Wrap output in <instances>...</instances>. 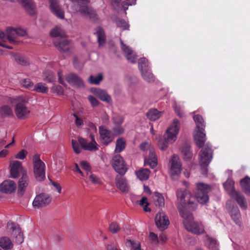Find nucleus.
Returning <instances> with one entry per match:
<instances>
[{
  "label": "nucleus",
  "instance_id": "1",
  "mask_svg": "<svg viewBox=\"0 0 250 250\" xmlns=\"http://www.w3.org/2000/svg\"><path fill=\"white\" fill-rule=\"evenodd\" d=\"M176 205L181 216L184 218H191L192 214L188 210L195 208V204L191 200V194L186 189H178L176 192Z\"/></svg>",
  "mask_w": 250,
  "mask_h": 250
},
{
  "label": "nucleus",
  "instance_id": "2",
  "mask_svg": "<svg viewBox=\"0 0 250 250\" xmlns=\"http://www.w3.org/2000/svg\"><path fill=\"white\" fill-rule=\"evenodd\" d=\"M180 122L177 119H174L172 124L167 129L166 133L158 140V146L162 150H166L169 144L173 143L177 139L179 133Z\"/></svg>",
  "mask_w": 250,
  "mask_h": 250
},
{
  "label": "nucleus",
  "instance_id": "3",
  "mask_svg": "<svg viewBox=\"0 0 250 250\" xmlns=\"http://www.w3.org/2000/svg\"><path fill=\"white\" fill-rule=\"evenodd\" d=\"M73 3L71 8L73 11L79 13L82 16L91 19L95 20L97 14L94 10L87 5L90 0H69Z\"/></svg>",
  "mask_w": 250,
  "mask_h": 250
},
{
  "label": "nucleus",
  "instance_id": "4",
  "mask_svg": "<svg viewBox=\"0 0 250 250\" xmlns=\"http://www.w3.org/2000/svg\"><path fill=\"white\" fill-rule=\"evenodd\" d=\"M11 103H16L15 112L17 118L23 120L27 117L30 113V110L25 105L28 103V98L26 96H21L16 98H9Z\"/></svg>",
  "mask_w": 250,
  "mask_h": 250
},
{
  "label": "nucleus",
  "instance_id": "5",
  "mask_svg": "<svg viewBox=\"0 0 250 250\" xmlns=\"http://www.w3.org/2000/svg\"><path fill=\"white\" fill-rule=\"evenodd\" d=\"M224 188L227 191H231L230 195L236 200L241 208L246 209L247 208V203L243 195L233 189L234 182L231 179H228L223 184Z\"/></svg>",
  "mask_w": 250,
  "mask_h": 250
},
{
  "label": "nucleus",
  "instance_id": "6",
  "mask_svg": "<svg viewBox=\"0 0 250 250\" xmlns=\"http://www.w3.org/2000/svg\"><path fill=\"white\" fill-rule=\"evenodd\" d=\"M33 172L37 181L41 182L45 179V165L41 160L39 154H35L33 157Z\"/></svg>",
  "mask_w": 250,
  "mask_h": 250
},
{
  "label": "nucleus",
  "instance_id": "7",
  "mask_svg": "<svg viewBox=\"0 0 250 250\" xmlns=\"http://www.w3.org/2000/svg\"><path fill=\"white\" fill-rule=\"evenodd\" d=\"M196 188L195 197L197 200L201 204H205L209 199L208 193L211 190L210 186L203 183H198Z\"/></svg>",
  "mask_w": 250,
  "mask_h": 250
},
{
  "label": "nucleus",
  "instance_id": "8",
  "mask_svg": "<svg viewBox=\"0 0 250 250\" xmlns=\"http://www.w3.org/2000/svg\"><path fill=\"white\" fill-rule=\"evenodd\" d=\"M202 149L199 152V163L203 167H207L210 164L212 158V150L209 144L207 143L201 147Z\"/></svg>",
  "mask_w": 250,
  "mask_h": 250
},
{
  "label": "nucleus",
  "instance_id": "9",
  "mask_svg": "<svg viewBox=\"0 0 250 250\" xmlns=\"http://www.w3.org/2000/svg\"><path fill=\"white\" fill-rule=\"evenodd\" d=\"M111 165L115 171L119 175H124L128 169L125 161L120 154L113 157Z\"/></svg>",
  "mask_w": 250,
  "mask_h": 250
},
{
  "label": "nucleus",
  "instance_id": "10",
  "mask_svg": "<svg viewBox=\"0 0 250 250\" xmlns=\"http://www.w3.org/2000/svg\"><path fill=\"white\" fill-rule=\"evenodd\" d=\"M169 163L170 168L169 173L173 179H176L180 175L182 170V163L180 158L177 155L172 156Z\"/></svg>",
  "mask_w": 250,
  "mask_h": 250
},
{
  "label": "nucleus",
  "instance_id": "11",
  "mask_svg": "<svg viewBox=\"0 0 250 250\" xmlns=\"http://www.w3.org/2000/svg\"><path fill=\"white\" fill-rule=\"evenodd\" d=\"M52 198L46 193H42L35 197L33 202V206L36 208L45 207L51 202Z\"/></svg>",
  "mask_w": 250,
  "mask_h": 250
},
{
  "label": "nucleus",
  "instance_id": "12",
  "mask_svg": "<svg viewBox=\"0 0 250 250\" xmlns=\"http://www.w3.org/2000/svg\"><path fill=\"white\" fill-rule=\"evenodd\" d=\"M29 182L30 179L26 171H23L18 182L17 194L19 196L21 197L24 194Z\"/></svg>",
  "mask_w": 250,
  "mask_h": 250
},
{
  "label": "nucleus",
  "instance_id": "13",
  "mask_svg": "<svg viewBox=\"0 0 250 250\" xmlns=\"http://www.w3.org/2000/svg\"><path fill=\"white\" fill-rule=\"evenodd\" d=\"M184 226L187 230L195 234H200L203 233V229L201 226L197 222L192 221L193 217L191 218H184Z\"/></svg>",
  "mask_w": 250,
  "mask_h": 250
},
{
  "label": "nucleus",
  "instance_id": "14",
  "mask_svg": "<svg viewBox=\"0 0 250 250\" xmlns=\"http://www.w3.org/2000/svg\"><path fill=\"white\" fill-rule=\"evenodd\" d=\"M89 137L91 141L88 143L87 141L83 138L79 137L78 141L82 147L86 150L95 151L98 149V145L94 139V135L93 134H90Z\"/></svg>",
  "mask_w": 250,
  "mask_h": 250
},
{
  "label": "nucleus",
  "instance_id": "15",
  "mask_svg": "<svg viewBox=\"0 0 250 250\" xmlns=\"http://www.w3.org/2000/svg\"><path fill=\"white\" fill-rule=\"evenodd\" d=\"M155 221L156 225L162 231L166 229L169 224L168 217L163 212H160L156 215Z\"/></svg>",
  "mask_w": 250,
  "mask_h": 250
},
{
  "label": "nucleus",
  "instance_id": "16",
  "mask_svg": "<svg viewBox=\"0 0 250 250\" xmlns=\"http://www.w3.org/2000/svg\"><path fill=\"white\" fill-rule=\"evenodd\" d=\"M99 133L102 143L104 145L110 144L113 140L111 131L103 126L99 127Z\"/></svg>",
  "mask_w": 250,
  "mask_h": 250
},
{
  "label": "nucleus",
  "instance_id": "17",
  "mask_svg": "<svg viewBox=\"0 0 250 250\" xmlns=\"http://www.w3.org/2000/svg\"><path fill=\"white\" fill-rule=\"evenodd\" d=\"M10 177L12 178H17L19 176L21 172L22 174L23 171H26L22 167V164L19 161H13L10 163Z\"/></svg>",
  "mask_w": 250,
  "mask_h": 250
},
{
  "label": "nucleus",
  "instance_id": "18",
  "mask_svg": "<svg viewBox=\"0 0 250 250\" xmlns=\"http://www.w3.org/2000/svg\"><path fill=\"white\" fill-rule=\"evenodd\" d=\"M16 188L15 182L11 180H5L0 184V191L4 193L11 194L15 191Z\"/></svg>",
  "mask_w": 250,
  "mask_h": 250
},
{
  "label": "nucleus",
  "instance_id": "19",
  "mask_svg": "<svg viewBox=\"0 0 250 250\" xmlns=\"http://www.w3.org/2000/svg\"><path fill=\"white\" fill-rule=\"evenodd\" d=\"M115 183L117 188L124 193H127L129 186L124 175H118L115 177Z\"/></svg>",
  "mask_w": 250,
  "mask_h": 250
},
{
  "label": "nucleus",
  "instance_id": "20",
  "mask_svg": "<svg viewBox=\"0 0 250 250\" xmlns=\"http://www.w3.org/2000/svg\"><path fill=\"white\" fill-rule=\"evenodd\" d=\"M66 81L71 85L78 88L84 87L83 80L76 74L70 73L65 77Z\"/></svg>",
  "mask_w": 250,
  "mask_h": 250
},
{
  "label": "nucleus",
  "instance_id": "21",
  "mask_svg": "<svg viewBox=\"0 0 250 250\" xmlns=\"http://www.w3.org/2000/svg\"><path fill=\"white\" fill-rule=\"evenodd\" d=\"M121 48L125 55L126 59L132 63H135L136 62V55L133 53V50L128 46L126 45L121 40Z\"/></svg>",
  "mask_w": 250,
  "mask_h": 250
},
{
  "label": "nucleus",
  "instance_id": "22",
  "mask_svg": "<svg viewBox=\"0 0 250 250\" xmlns=\"http://www.w3.org/2000/svg\"><path fill=\"white\" fill-rule=\"evenodd\" d=\"M205 129L201 127L200 129H197L196 133L194 135V140L196 145L200 148L204 146V144L206 140V134L204 132Z\"/></svg>",
  "mask_w": 250,
  "mask_h": 250
},
{
  "label": "nucleus",
  "instance_id": "23",
  "mask_svg": "<svg viewBox=\"0 0 250 250\" xmlns=\"http://www.w3.org/2000/svg\"><path fill=\"white\" fill-rule=\"evenodd\" d=\"M92 92L102 101L106 102L108 104L112 103L111 96L105 90L100 88H94L91 89Z\"/></svg>",
  "mask_w": 250,
  "mask_h": 250
},
{
  "label": "nucleus",
  "instance_id": "24",
  "mask_svg": "<svg viewBox=\"0 0 250 250\" xmlns=\"http://www.w3.org/2000/svg\"><path fill=\"white\" fill-rule=\"evenodd\" d=\"M54 44L58 50L63 52H68L72 48L70 42L66 40H62L59 42L55 41Z\"/></svg>",
  "mask_w": 250,
  "mask_h": 250
},
{
  "label": "nucleus",
  "instance_id": "25",
  "mask_svg": "<svg viewBox=\"0 0 250 250\" xmlns=\"http://www.w3.org/2000/svg\"><path fill=\"white\" fill-rule=\"evenodd\" d=\"M24 7L27 13L30 15L36 13L35 5L32 0H18Z\"/></svg>",
  "mask_w": 250,
  "mask_h": 250
},
{
  "label": "nucleus",
  "instance_id": "26",
  "mask_svg": "<svg viewBox=\"0 0 250 250\" xmlns=\"http://www.w3.org/2000/svg\"><path fill=\"white\" fill-rule=\"evenodd\" d=\"M181 151L185 160L188 161L191 159L193 154L191 146L189 144L187 143L183 144L181 147Z\"/></svg>",
  "mask_w": 250,
  "mask_h": 250
},
{
  "label": "nucleus",
  "instance_id": "27",
  "mask_svg": "<svg viewBox=\"0 0 250 250\" xmlns=\"http://www.w3.org/2000/svg\"><path fill=\"white\" fill-rule=\"evenodd\" d=\"M6 40H8L11 43H15L17 42V36L16 28L9 27L6 30Z\"/></svg>",
  "mask_w": 250,
  "mask_h": 250
},
{
  "label": "nucleus",
  "instance_id": "28",
  "mask_svg": "<svg viewBox=\"0 0 250 250\" xmlns=\"http://www.w3.org/2000/svg\"><path fill=\"white\" fill-rule=\"evenodd\" d=\"M95 30L96 32L94 34L96 35L97 37L99 45V46H102L105 44L106 41L104 31V29L100 26L97 27Z\"/></svg>",
  "mask_w": 250,
  "mask_h": 250
},
{
  "label": "nucleus",
  "instance_id": "29",
  "mask_svg": "<svg viewBox=\"0 0 250 250\" xmlns=\"http://www.w3.org/2000/svg\"><path fill=\"white\" fill-rule=\"evenodd\" d=\"M145 164L149 165L151 168H154L157 166V160L152 150H149L148 158L145 160Z\"/></svg>",
  "mask_w": 250,
  "mask_h": 250
},
{
  "label": "nucleus",
  "instance_id": "30",
  "mask_svg": "<svg viewBox=\"0 0 250 250\" xmlns=\"http://www.w3.org/2000/svg\"><path fill=\"white\" fill-rule=\"evenodd\" d=\"M162 112L159 111L157 109H150L147 112L146 115L147 118L151 121H155L158 120L162 116Z\"/></svg>",
  "mask_w": 250,
  "mask_h": 250
},
{
  "label": "nucleus",
  "instance_id": "31",
  "mask_svg": "<svg viewBox=\"0 0 250 250\" xmlns=\"http://www.w3.org/2000/svg\"><path fill=\"white\" fill-rule=\"evenodd\" d=\"M141 74L143 79L146 82L151 83L155 81V77L150 68L141 71Z\"/></svg>",
  "mask_w": 250,
  "mask_h": 250
},
{
  "label": "nucleus",
  "instance_id": "32",
  "mask_svg": "<svg viewBox=\"0 0 250 250\" xmlns=\"http://www.w3.org/2000/svg\"><path fill=\"white\" fill-rule=\"evenodd\" d=\"M240 183L242 190L246 194L250 195V178L246 176L241 179Z\"/></svg>",
  "mask_w": 250,
  "mask_h": 250
},
{
  "label": "nucleus",
  "instance_id": "33",
  "mask_svg": "<svg viewBox=\"0 0 250 250\" xmlns=\"http://www.w3.org/2000/svg\"><path fill=\"white\" fill-rule=\"evenodd\" d=\"M135 174L140 180L145 181L148 179L150 175V171L147 168H142L136 171Z\"/></svg>",
  "mask_w": 250,
  "mask_h": 250
},
{
  "label": "nucleus",
  "instance_id": "34",
  "mask_svg": "<svg viewBox=\"0 0 250 250\" xmlns=\"http://www.w3.org/2000/svg\"><path fill=\"white\" fill-rule=\"evenodd\" d=\"M11 240L7 237H2L0 239V247L4 250H10L13 247Z\"/></svg>",
  "mask_w": 250,
  "mask_h": 250
},
{
  "label": "nucleus",
  "instance_id": "35",
  "mask_svg": "<svg viewBox=\"0 0 250 250\" xmlns=\"http://www.w3.org/2000/svg\"><path fill=\"white\" fill-rule=\"evenodd\" d=\"M153 200L155 205L162 208L165 205V199L162 194L155 192L153 195Z\"/></svg>",
  "mask_w": 250,
  "mask_h": 250
},
{
  "label": "nucleus",
  "instance_id": "36",
  "mask_svg": "<svg viewBox=\"0 0 250 250\" xmlns=\"http://www.w3.org/2000/svg\"><path fill=\"white\" fill-rule=\"evenodd\" d=\"M232 219L236 224H239L240 222L241 214L240 211L237 207H234L229 212Z\"/></svg>",
  "mask_w": 250,
  "mask_h": 250
},
{
  "label": "nucleus",
  "instance_id": "37",
  "mask_svg": "<svg viewBox=\"0 0 250 250\" xmlns=\"http://www.w3.org/2000/svg\"><path fill=\"white\" fill-rule=\"evenodd\" d=\"M125 141L122 138L118 139L116 140L115 152L120 153L122 151L125 147Z\"/></svg>",
  "mask_w": 250,
  "mask_h": 250
},
{
  "label": "nucleus",
  "instance_id": "38",
  "mask_svg": "<svg viewBox=\"0 0 250 250\" xmlns=\"http://www.w3.org/2000/svg\"><path fill=\"white\" fill-rule=\"evenodd\" d=\"M206 245L208 249L211 250H217L218 244L217 243L216 240L208 236H207Z\"/></svg>",
  "mask_w": 250,
  "mask_h": 250
},
{
  "label": "nucleus",
  "instance_id": "39",
  "mask_svg": "<svg viewBox=\"0 0 250 250\" xmlns=\"http://www.w3.org/2000/svg\"><path fill=\"white\" fill-rule=\"evenodd\" d=\"M138 67L140 72L149 68L148 60L145 58H141L138 61Z\"/></svg>",
  "mask_w": 250,
  "mask_h": 250
},
{
  "label": "nucleus",
  "instance_id": "40",
  "mask_svg": "<svg viewBox=\"0 0 250 250\" xmlns=\"http://www.w3.org/2000/svg\"><path fill=\"white\" fill-rule=\"evenodd\" d=\"M14 58L16 62L21 65H27L29 64L27 59L19 54H15Z\"/></svg>",
  "mask_w": 250,
  "mask_h": 250
},
{
  "label": "nucleus",
  "instance_id": "41",
  "mask_svg": "<svg viewBox=\"0 0 250 250\" xmlns=\"http://www.w3.org/2000/svg\"><path fill=\"white\" fill-rule=\"evenodd\" d=\"M33 90L37 92L46 93L48 91V88L42 83H39L33 86Z\"/></svg>",
  "mask_w": 250,
  "mask_h": 250
},
{
  "label": "nucleus",
  "instance_id": "42",
  "mask_svg": "<svg viewBox=\"0 0 250 250\" xmlns=\"http://www.w3.org/2000/svg\"><path fill=\"white\" fill-rule=\"evenodd\" d=\"M50 35L53 37H62L65 33L64 31L60 27L57 26L50 31Z\"/></svg>",
  "mask_w": 250,
  "mask_h": 250
},
{
  "label": "nucleus",
  "instance_id": "43",
  "mask_svg": "<svg viewBox=\"0 0 250 250\" xmlns=\"http://www.w3.org/2000/svg\"><path fill=\"white\" fill-rule=\"evenodd\" d=\"M51 12L58 18L63 19L64 18V12L61 6H57L54 9H50Z\"/></svg>",
  "mask_w": 250,
  "mask_h": 250
},
{
  "label": "nucleus",
  "instance_id": "44",
  "mask_svg": "<svg viewBox=\"0 0 250 250\" xmlns=\"http://www.w3.org/2000/svg\"><path fill=\"white\" fill-rule=\"evenodd\" d=\"M42 77L43 80L48 83L53 82L55 80V77L53 73L49 70L44 71Z\"/></svg>",
  "mask_w": 250,
  "mask_h": 250
},
{
  "label": "nucleus",
  "instance_id": "45",
  "mask_svg": "<svg viewBox=\"0 0 250 250\" xmlns=\"http://www.w3.org/2000/svg\"><path fill=\"white\" fill-rule=\"evenodd\" d=\"M103 79V75L102 74H99L97 76L90 75L88 79V82L92 84H99Z\"/></svg>",
  "mask_w": 250,
  "mask_h": 250
},
{
  "label": "nucleus",
  "instance_id": "46",
  "mask_svg": "<svg viewBox=\"0 0 250 250\" xmlns=\"http://www.w3.org/2000/svg\"><path fill=\"white\" fill-rule=\"evenodd\" d=\"M193 119L195 122L197 124V129H200L203 127L204 129L205 127V124L204 122L202 117L200 115H196L194 116Z\"/></svg>",
  "mask_w": 250,
  "mask_h": 250
},
{
  "label": "nucleus",
  "instance_id": "47",
  "mask_svg": "<svg viewBox=\"0 0 250 250\" xmlns=\"http://www.w3.org/2000/svg\"><path fill=\"white\" fill-rule=\"evenodd\" d=\"M12 114V109L7 105H3L0 108V115L2 117H6Z\"/></svg>",
  "mask_w": 250,
  "mask_h": 250
},
{
  "label": "nucleus",
  "instance_id": "48",
  "mask_svg": "<svg viewBox=\"0 0 250 250\" xmlns=\"http://www.w3.org/2000/svg\"><path fill=\"white\" fill-rule=\"evenodd\" d=\"M115 23L119 27L122 28L124 30L128 29L129 25L124 20L118 18L115 20Z\"/></svg>",
  "mask_w": 250,
  "mask_h": 250
},
{
  "label": "nucleus",
  "instance_id": "49",
  "mask_svg": "<svg viewBox=\"0 0 250 250\" xmlns=\"http://www.w3.org/2000/svg\"><path fill=\"white\" fill-rule=\"evenodd\" d=\"M126 245L128 247L132 249L133 250H141L140 244L135 242L133 240H128L126 242Z\"/></svg>",
  "mask_w": 250,
  "mask_h": 250
},
{
  "label": "nucleus",
  "instance_id": "50",
  "mask_svg": "<svg viewBox=\"0 0 250 250\" xmlns=\"http://www.w3.org/2000/svg\"><path fill=\"white\" fill-rule=\"evenodd\" d=\"M20 83L23 87L30 89L33 87L34 84L29 79H24L20 81Z\"/></svg>",
  "mask_w": 250,
  "mask_h": 250
},
{
  "label": "nucleus",
  "instance_id": "51",
  "mask_svg": "<svg viewBox=\"0 0 250 250\" xmlns=\"http://www.w3.org/2000/svg\"><path fill=\"white\" fill-rule=\"evenodd\" d=\"M120 229L119 225L116 222L111 223L109 225V230L112 233H117Z\"/></svg>",
  "mask_w": 250,
  "mask_h": 250
},
{
  "label": "nucleus",
  "instance_id": "52",
  "mask_svg": "<svg viewBox=\"0 0 250 250\" xmlns=\"http://www.w3.org/2000/svg\"><path fill=\"white\" fill-rule=\"evenodd\" d=\"M140 205L142 206L144 208V210L145 211H150V209L147 208V206L149 203L147 202V199L146 197H143L140 201Z\"/></svg>",
  "mask_w": 250,
  "mask_h": 250
},
{
  "label": "nucleus",
  "instance_id": "53",
  "mask_svg": "<svg viewBox=\"0 0 250 250\" xmlns=\"http://www.w3.org/2000/svg\"><path fill=\"white\" fill-rule=\"evenodd\" d=\"M149 241L153 245H156L158 244V237L157 234L152 232L149 233Z\"/></svg>",
  "mask_w": 250,
  "mask_h": 250
},
{
  "label": "nucleus",
  "instance_id": "54",
  "mask_svg": "<svg viewBox=\"0 0 250 250\" xmlns=\"http://www.w3.org/2000/svg\"><path fill=\"white\" fill-rule=\"evenodd\" d=\"M51 90L53 93H56L58 95L62 94L63 92L62 87L60 85H55L53 86L51 88Z\"/></svg>",
  "mask_w": 250,
  "mask_h": 250
},
{
  "label": "nucleus",
  "instance_id": "55",
  "mask_svg": "<svg viewBox=\"0 0 250 250\" xmlns=\"http://www.w3.org/2000/svg\"><path fill=\"white\" fill-rule=\"evenodd\" d=\"M72 146L75 153L79 154L81 152V148L76 140L73 139L72 140Z\"/></svg>",
  "mask_w": 250,
  "mask_h": 250
},
{
  "label": "nucleus",
  "instance_id": "56",
  "mask_svg": "<svg viewBox=\"0 0 250 250\" xmlns=\"http://www.w3.org/2000/svg\"><path fill=\"white\" fill-rule=\"evenodd\" d=\"M113 121L116 125H121L124 122V118L121 116H116L113 117Z\"/></svg>",
  "mask_w": 250,
  "mask_h": 250
},
{
  "label": "nucleus",
  "instance_id": "57",
  "mask_svg": "<svg viewBox=\"0 0 250 250\" xmlns=\"http://www.w3.org/2000/svg\"><path fill=\"white\" fill-rule=\"evenodd\" d=\"M27 151L25 149H22L18 152L15 156L16 159L23 160L25 158L26 155L27 154Z\"/></svg>",
  "mask_w": 250,
  "mask_h": 250
},
{
  "label": "nucleus",
  "instance_id": "58",
  "mask_svg": "<svg viewBox=\"0 0 250 250\" xmlns=\"http://www.w3.org/2000/svg\"><path fill=\"white\" fill-rule=\"evenodd\" d=\"M89 179L90 181L95 184H100L101 182V179L98 176L95 174L89 173Z\"/></svg>",
  "mask_w": 250,
  "mask_h": 250
},
{
  "label": "nucleus",
  "instance_id": "59",
  "mask_svg": "<svg viewBox=\"0 0 250 250\" xmlns=\"http://www.w3.org/2000/svg\"><path fill=\"white\" fill-rule=\"evenodd\" d=\"M88 99L93 107L97 106L99 104L98 101L93 96H89Z\"/></svg>",
  "mask_w": 250,
  "mask_h": 250
},
{
  "label": "nucleus",
  "instance_id": "60",
  "mask_svg": "<svg viewBox=\"0 0 250 250\" xmlns=\"http://www.w3.org/2000/svg\"><path fill=\"white\" fill-rule=\"evenodd\" d=\"M113 131L116 135H120L123 133L124 129L121 125H116V126L113 128Z\"/></svg>",
  "mask_w": 250,
  "mask_h": 250
},
{
  "label": "nucleus",
  "instance_id": "61",
  "mask_svg": "<svg viewBox=\"0 0 250 250\" xmlns=\"http://www.w3.org/2000/svg\"><path fill=\"white\" fill-rule=\"evenodd\" d=\"M81 166L87 171V175H88L89 173H91V171L89 170L90 166L87 162L82 161L81 162Z\"/></svg>",
  "mask_w": 250,
  "mask_h": 250
},
{
  "label": "nucleus",
  "instance_id": "62",
  "mask_svg": "<svg viewBox=\"0 0 250 250\" xmlns=\"http://www.w3.org/2000/svg\"><path fill=\"white\" fill-rule=\"evenodd\" d=\"M18 234L16 237V241L19 244H21L23 242V234L18 230Z\"/></svg>",
  "mask_w": 250,
  "mask_h": 250
},
{
  "label": "nucleus",
  "instance_id": "63",
  "mask_svg": "<svg viewBox=\"0 0 250 250\" xmlns=\"http://www.w3.org/2000/svg\"><path fill=\"white\" fill-rule=\"evenodd\" d=\"M18 225L13 222H8L7 227L12 230L13 231L16 230Z\"/></svg>",
  "mask_w": 250,
  "mask_h": 250
},
{
  "label": "nucleus",
  "instance_id": "64",
  "mask_svg": "<svg viewBox=\"0 0 250 250\" xmlns=\"http://www.w3.org/2000/svg\"><path fill=\"white\" fill-rule=\"evenodd\" d=\"M111 4L115 9H117L119 7L120 3L121 0H110Z\"/></svg>",
  "mask_w": 250,
  "mask_h": 250
}]
</instances>
